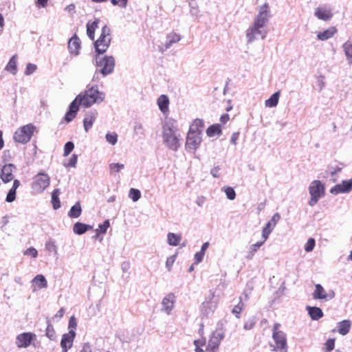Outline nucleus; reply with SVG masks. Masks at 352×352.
Listing matches in <instances>:
<instances>
[{
  "instance_id": "obj_22",
  "label": "nucleus",
  "mask_w": 352,
  "mask_h": 352,
  "mask_svg": "<svg viewBox=\"0 0 352 352\" xmlns=\"http://www.w3.org/2000/svg\"><path fill=\"white\" fill-rule=\"evenodd\" d=\"M80 48V41L78 36L75 34L68 42V49L71 54L77 55Z\"/></svg>"
},
{
  "instance_id": "obj_51",
  "label": "nucleus",
  "mask_w": 352,
  "mask_h": 352,
  "mask_svg": "<svg viewBox=\"0 0 352 352\" xmlns=\"http://www.w3.org/2000/svg\"><path fill=\"white\" fill-rule=\"evenodd\" d=\"M315 246V240L313 238H310L307 240L305 246V250L306 252H311L313 250Z\"/></svg>"
},
{
  "instance_id": "obj_14",
  "label": "nucleus",
  "mask_w": 352,
  "mask_h": 352,
  "mask_svg": "<svg viewBox=\"0 0 352 352\" xmlns=\"http://www.w3.org/2000/svg\"><path fill=\"white\" fill-rule=\"evenodd\" d=\"M202 141L201 135L188 132L186 142L187 148L196 150Z\"/></svg>"
},
{
  "instance_id": "obj_52",
  "label": "nucleus",
  "mask_w": 352,
  "mask_h": 352,
  "mask_svg": "<svg viewBox=\"0 0 352 352\" xmlns=\"http://www.w3.org/2000/svg\"><path fill=\"white\" fill-rule=\"evenodd\" d=\"M175 259H176V255H173V256H170L168 258H167L166 261V266L168 271H170V270L173 265V263L175 261Z\"/></svg>"
},
{
  "instance_id": "obj_54",
  "label": "nucleus",
  "mask_w": 352,
  "mask_h": 352,
  "mask_svg": "<svg viewBox=\"0 0 352 352\" xmlns=\"http://www.w3.org/2000/svg\"><path fill=\"white\" fill-rule=\"evenodd\" d=\"M255 324H256V322H255L254 319H253V318L249 319L245 322L244 329L245 330H250L254 328Z\"/></svg>"
},
{
  "instance_id": "obj_9",
  "label": "nucleus",
  "mask_w": 352,
  "mask_h": 352,
  "mask_svg": "<svg viewBox=\"0 0 352 352\" xmlns=\"http://www.w3.org/2000/svg\"><path fill=\"white\" fill-rule=\"evenodd\" d=\"M224 333L221 330L214 331L208 340L206 351L216 352L219 349L221 340L224 338Z\"/></svg>"
},
{
  "instance_id": "obj_33",
  "label": "nucleus",
  "mask_w": 352,
  "mask_h": 352,
  "mask_svg": "<svg viewBox=\"0 0 352 352\" xmlns=\"http://www.w3.org/2000/svg\"><path fill=\"white\" fill-rule=\"evenodd\" d=\"M6 70L12 73V74H16L17 72V66H16V55H14L10 59L6 67Z\"/></svg>"
},
{
  "instance_id": "obj_31",
  "label": "nucleus",
  "mask_w": 352,
  "mask_h": 352,
  "mask_svg": "<svg viewBox=\"0 0 352 352\" xmlns=\"http://www.w3.org/2000/svg\"><path fill=\"white\" fill-rule=\"evenodd\" d=\"M91 226H88L80 222H76L73 228L74 232L77 234H82L88 230L91 229Z\"/></svg>"
},
{
  "instance_id": "obj_2",
  "label": "nucleus",
  "mask_w": 352,
  "mask_h": 352,
  "mask_svg": "<svg viewBox=\"0 0 352 352\" xmlns=\"http://www.w3.org/2000/svg\"><path fill=\"white\" fill-rule=\"evenodd\" d=\"M177 128L173 122H167L163 126V138L166 145L173 151L179 147V135H177Z\"/></svg>"
},
{
  "instance_id": "obj_19",
  "label": "nucleus",
  "mask_w": 352,
  "mask_h": 352,
  "mask_svg": "<svg viewBox=\"0 0 352 352\" xmlns=\"http://www.w3.org/2000/svg\"><path fill=\"white\" fill-rule=\"evenodd\" d=\"M79 110V104L78 102L74 100L72 102V103L69 105V110L65 115V120L67 122H71L72 120L75 118L76 116L77 112Z\"/></svg>"
},
{
  "instance_id": "obj_32",
  "label": "nucleus",
  "mask_w": 352,
  "mask_h": 352,
  "mask_svg": "<svg viewBox=\"0 0 352 352\" xmlns=\"http://www.w3.org/2000/svg\"><path fill=\"white\" fill-rule=\"evenodd\" d=\"M109 227V221H104L102 224L99 226V228L96 230V236L95 238L98 239L100 242L102 241V238L100 237V234H105L107 232V228Z\"/></svg>"
},
{
  "instance_id": "obj_20",
  "label": "nucleus",
  "mask_w": 352,
  "mask_h": 352,
  "mask_svg": "<svg viewBox=\"0 0 352 352\" xmlns=\"http://www.w3.org/2000/svg\"><path fill=\"white\" fill-rule=\"evenodd\" d=\"M98 113L96 111H89L86 115L83 120V126L85 131L87 132L95 122Z\"/></svg>"
},
{
  "instance_id": "obj_12",
  "label": "nucleus",
  "mask_w": 352,
  "mask_h": 352,
  "mask_svg": "<svg viewBox=\"0 0 352 352\" xmlns=\"http://www.w3.org/2000/svg\"><path fill=\"white\" fill-rule=\"evenodd\" d=\"M36 338V335L31 332L22 333L16 336V344L19 348H27L32 340Z\"/></svg>"
},
{
  "instance_id": "obj_64",
  "label": "nucleus",
  "mask_w": 352,
  "mask_h": 352,
  "mask_svg": "<svg viewBox=\"0 0 352 352\" xmlns=\"http://www.w3.org/2000/svg\"><path fill=\"white\" fill-rule=\"evenodd\" d=\"M229 120H230V116L227 113L223 114L220 118V121H221V124H225L226 123H227L229 121Z\"/></svg>"
},
{
  "instance_id": "obj_46",
  "label": "nucleus",
  "mask_w": 352,
  "mask_h": 352,
  "mask_svg": "<svg viewBox=\"0 0 352 352\" xmlns=\"http://www.w3.org/2000/svg\"><path fill=\"white\" fill-rule=\"evenodd\" d=\"M106 140L109 144L114 145L118 141V135L116 133H108L106 135Z\"/></svg>"
},
{
  "instance_id": "obj_15",
  "label": "nucleus",
  "mask_w": 352,
  "mask_h": 352,
  "mask_svg": "<svg viewBox=\"0 0 352 352\" xmlns=\"http://www.w3.org/2000/svg\"><path fill=\"white\" fill-rule=\"evenodd\" d=\"M352 190V178L349 180H344L341 184L332 187L330 192L333 195L349 192Z\"/></svg>"
},
{
  "instance_id": "obj_5",
  "label": "nucleus",
  "mask_w": 352,
  "mask_h": 352,
  "mask_svg": "<svg viewBox=\"0 0 352 352\" xmlns=\"http://www.w3.org/2000/svg\"><path fill=\"white\" fill-rule=\"evenodd\" d=\"M309 192L311 198L309 201V204L311 206L316 205L318 200L324 196L325 187L320 180H314L311 182L309 186Z\"/></svg>"
},
{
  "instance_id": "obj_41",
  "label": "nucleus",
  "mask_w": 352,
  "mask_h": 352,
  "mask_svg": "<svg viewBox=\"0 0 352 352\" xmlns=\"http://www.w3.org/2000/svg\"><path fill=\"white\" fill-rule=\"evenodd\" d=\"M272 229H273V227H272V223L270 221H268L267 223L266 224L265 227L263 228V232H262V236L263 239V240L262 241H263V243H265V241L267 239Z\"/></svg>"
},
{
  "instance_id": "obj_37",
  "label": "nucleus",
  "mask_w": 352,
  "mask_h": 352,
  "mask_svg": "<svg viewBox=\"0 0 352 352\" xmlns=\"http://www.w3.org/2000/svg\"><path fill=\"white\" fill-rule=\"evenodd\" d=\"M180 40V36L175 32H171L167 35V41L166 48L170 47L173 43H177Z\"/></svg>"
},
{
  "instance_id": "obj_57",
  "label": "nucleus",
  "mask_w": 352,
  "mask_h": 352,
  "mask_svg": "<svg viewBox=\"0 0 352 352\" xmlns=\"http://www.w3.org/2000/svg\"><path fill=\"white\" fill-rule=\"evenodd\" d=\"M36 69V66L34 64L28 63L26 66L25 74L30 75Z\"/></svg>"
},
{
  "instance_id": "obj_58",
  "label": "nucleus",
  "mask_w": 352,
  "mask_h": 352,
  "mask_svg": "<svg viewBox=\"0 0 352 352\" xmlns=\"http://www.w3.org/2000/svg\"><path fill=\"white\" fill-rule=\"evenodd\" d=\"M77 162V155H73L69 160L68 164L66 165L67 167H74Z\"/></svg>"
},
{
  "instance_id": "obj_45",
  "label": "nucleus",
  "mask_w": 352,
  "mask_h": 352,
  "mask_svg": "<svg viewBox=\"0 0 352 352\" xmlns=\"http://www.w3.org/2000/svg\"><path fill=\"white\" fill-rule=\"evenodd\" d=\"M141 196L140 191L138 189L131 188L129 190V197L133 201H138Z\"/></svg>"
},
{
  "instance_id": "obj_6",
  "label": "nucleus",
  "mask_w": 352,
  "mask_h": 352,
  "mask_svg": "<svg viewBox=\"0 0 352 352\" xmlns=\"http://www.w3.org/2000/svg\"><path fill=\"white\" fill-rule=\"evenodd\" d=\"M280 324L275 323L272 329V338L275 342L273 351H278V349H287V338L285 333L279 329Z\"/></svg>"
},
{
  "instance_id": "obj_10",
  "label": "nucleus",
  "mask_w": 352,
  "mask_h": 352,
  "mask_svg": "<svg viewBox=\"0 0 352 352\" xmlns=\"http://www.w3.org/2000/svg\"><path fill=\"white\" fill-rule=\"evenodd\" d=\"M313 298L315 300H323L325 301L331 300L335 296L333 291L327 292L320 284L315 285V290L312 294Z\"/></svg>"
},
{
  "instance_id": "obj_44",
  "label": "nucleus",
  "mask_w": 352,
  "mask_h": 352,
  "mask_svg": "<svg viewBox=\"0 0 352 352\" xmlns=\"http://www.w3.org/2000/svg\"><path fill=\"white\" fill-rule=\"evenodd\" d=\"M335 346V339L329 338L324 344V352H331Z\"/></svg>"
},
{
  "instance_id": "obj_40",
  "label": "nucleus",
  "mask_w": 352,
  "mask_h": 352,
  "mask_svg": "<svg viewBox=\"0 0 352 352\" xmlns=\"http://www.w3.org/2000/svg\"><path fill=\"white\" fill-rule=\"evenodd\" d=\"M342 47L349 63H352V43L347 41L343 44Z\"/></svg>"
},
{
  "instance_id": "obj_49",
  "label": "nucleus",
  "mask_w": 352,
  "mask_h": 352,
  "mask_svg": "<svg viewBox=\"0 0 352 352\" xmlns=\"http://www.w3.org/2000/svg\"><path fill=\"white\" fill-rule=\"evenodd\" d=\"M202 308L206 313H208V309H210L212 311H213L216 308V305L212 304L210 301H204L202 303Z\"/></svg>"
},
{
  "instance_id": "obj_30",
  "label": "nucleus",
  "mask_w": 352,
  "mask_h": 352,
  "mask_svg": "<svg viewBox=\"0 0 352 352\" xmlns=\"http://www.w3.org/2000/svg\"><path fill=\"white\" fill-rule=\"evenodd\" d=\"M221 125L219 124H212L206 129V134L209 137L220 135L221 134Z\"/></svg>"
},
{
  "instance_id": "obj_7",
  "label": "nucleus",
  "mask_w": 352,
  "mask_h": 352,
  "mask_svg": "<svg viewBox=\"0 0 352 352\" xmlns=\"http://www.w3.org/2000/svg\"><path fill=\"white\" fill-rule=\"evenodd\" d=\"M96 66L103 75L111 73L115 66V59L113 56H104L102 58L96 57Z\"/></svg>"
},
{
  "instance_id": "obj_4",
  "label": "nucleus",
  "mask_w": 352,
  "mask_h": 352,
  "mask_svg": "<svg viewBox=\"0 0 352 352\" xmlns=\"http://www.w3.org/2000/svg\"><path fill=\"white\" fill-rule=\"evenodd\" d=\"M111 41V30L107 25L101 30L99 38L95 41L94 47L98 54H104L109 47Z\"/></svg>"
},
{
  "instance_id": "obj_53",
  "label": "nucleus",
  "mask_w": 352,
  "mask_h": 352,
  "mask_svg": "<svg viewBox=\"0 0 352 352\" xmlns=\"http://www.w3.org/2000/svg\"><path fill=\"white\" fill-rule=\"evenodd\" d=\"M16 190L13 189V188H10L8 195H7V197H6V201L8 202H12L14 200H15V198H16Z\"/></svg>"
},
{
  "instance_id": "obj_1",
  "label": "nucleus",
  "mask_w": 352,
  "mask_h": 352,
  "mask_svg": "<svg viewBox=\"0 0 352 352\" xmlns=\"http://www.w3.org/2000/svg\"><path fill=\"white\" fill-rule=\"evenodd\" d=\"M104 98V94L99 91L96 86L91 87L83 94L76 96L75 100L78 103L85 107H89L94 103L102 102Z\"/></svg>"
},
{
  "instance_id": "obj_50",
  "label": "nucleus",
  "mask_w": 352,
  "mask_h": 352,
  "mask_svg": "<svg viewBox=\"0 0 352 352\" xmlns=\"http://www.w3.org/2000/svg\"><path fill=\"white\" fill-rule=\"evenodd\" d=\"M74 144L72 142H67L64 146V156H67L74 149Z\"/></svg>"
},
{
  "instance_id": "obj_13",
  "label": "nucleus",
  "mask_w": 352,
  "mask_h": 352,
  "mask_svg": "<svg viewBox=\"0 0 352 352\" xmlns=\"http://www.w3.org/2000/svg\"><path fill=\"white\" fill-rule=\"evenodd\" d=\"M75 337L76 332L74 330H69L67 333L63 335L60 341L62 352H67L68 350L72 347Z\"/></svg>"
},
{
  "instance_id": "obj_43",
  "label": "nucleus",
  "mask_w": 352,
  "mask_h": 352,
  "mask_svg": "<svg viewBox=\"0 0 352 352\" xmlns=\"http://www.w3.org/2000/svg\"><path fill=\"white\" fill-rule=\"evenodd\" d=\"M243 308L244 303L243 302L242 299L240 298L239 303L236 305H235L232 309V313L235 315V316L237 318H240V314L243 311Z\"/></svg>"
},
{
  "instance_id": "obj_48",
  "label": "nucleus",
  "mask_w": 352,
  "mask_h": 352,
  "mask_svg": "<svg viewBox=\"0 0 352 352\" xmlns=\"http://www.w3.org/2000/svg\"><path fill=\"white\" fill-rule=\"evenodd\" d=\"M55 334L56 333L53 326L49 324L46 328V336L50 340H54L55 338Z\"/></svg>"
},
{
  "instance_id": "obj_8",
  "label": "nucleus",
  "mask_w": 352,
  "mask_h": 352,
  "mask_svg": "<svg viewBox=\"0 0 352 352\" xmlns=\"http://www.w3.org/2000/svg\"><path fill=\"white\" fill-rule=\"evenodd\" d=\"M50 183L49 175L44 173H38L34 179L32 188L36 192H42Z\"/></svg>"
},
{
  "instance_id": "obj_60",
  "label": "nucleus",
  "mask_w": 352,
  "mask_h": 352,
  "mask_svg": "<svg viewBox=\"0 0 352 352\" xmlns=\"http://www.w3.org/2000/svg\"><path fill=\"white\" fill-rule=\"evenodd\" d=\"M194 344H195V347H203L206 345V339L201 338V339L195 340L194 341Z\"/></svg>"
},
{
  "instance_id": "obj_21",
  "label": "nucleus",
  "mask_w": 352,
  "mask_h": 352,
  "mask_svg": "<svg viewBox=\"0 0 352 352\" xmlns=\"http://www.w3.org/2000/svg\"><path fill=\"white\" fill-rule=\"evenodd\" d=\"M204 127V121L202 119L196 118L192 122L188 132L201 135Z\"/></svg>"
},
{
  "instance_id": "obj_29",
  "label": "nucleus",
  "mask_w": 352,
  "mask_h": 352,
  "mask_svg": "<svg viewBox=\"0 0 352 352\" xmlns=\"http://www.w3.org/2000/svg\"><path fill=\"white\" fill-rule=\"evenodd\" d=\"M350 320H344L338 323V333L342 336L347 334L351 329Z\"/></svg>"
},
{
  "instance_id": "obj_26",
  "label": "nucleus",
  "mask_w": 352,
  "mask_h": 352,
  "mask_svg": "<svg viewBox=\"0 0 352 352\" xmlns=\"http://www.w3.org/2000/svg\"><path fill=\"white\" fill-rule=\"evenodd\" d=\"M307 309L311 318L314 320H318L323 316L322 309L317 307H307Z\"/></svg>"
},
{
  "instance_id": "obj_23",
  "label": "nucleus",
  "mask_w": 352,
  "mask_h": 352,
  "mask_svg": "<svg viewBox=\"0 0 352 352\" xmlns=\"http://www.w3.org/2000/svg\"><path fill=\"white\" fill-rule=\"evenodd\" d=\"M34 289H41L47 287V282L42 274L36 275L32 280Z\"/></svg>"
},
{
  "instance_id": "obj_62",
  "label": "nucleus",
  "mask_w": 352,
  "mask_h": 352,
  "mask_svg": "<svg viewBox=\"0 0 352 352\" xmlns=\"http://www.w3.org/2000/svg\"><path fill=\"white\" fill-rule=\"evenodd\" d=\"M48 1L49 0H36L35 4L38 8H45L47 4Z\"/></svg>"
},
{
  "instance_id": "obj_63",
  "label": "nucleus",
  "mask_w": 352,
  "mask_h": 352,
  "mask_svg": "<svg viewBox=\"0 0 352 352\" xmlns=\"http://www.w3.org/2000/svg\"><path fill=\"white\" fill-rule=\"evenodd\" d=\"M80 352H92L91 347L89 343H85Z\"/></svg>"
},
{
  "instance_id": "obj_17",
  "label": "nucleus",
  "mask_w": 352,
  "mask_h": 352,
  "mask_svg": "<svg viewBox=\"0 0 352 352\" xmlns=\"http://www.w3.org/2000/svg\"><path fill=\"white\" fill-rule=\"evenodd\" d=\"M15 167L13 164H6L1 168V178L4 183L12 181L14 178L13 172Z\"/></svg>"
},
{
  "instance_id": "obj_42",
  "label": "nucleus",
  "mask_w": 352,
  "mask_h": 352,
  "mask_svg": "<svg viewBox=\"0 0 352 352\" xmlns=\"http://www.w3.org/2000/svg\"><path fill=\"white\" fill-rule=\"evenodd\" d=\"M222 190L226 193V197L228 199H234L236 197V193L233 188L230 186H224L222 188Z\"/></svg>"
},
{
  "instance_id": "obj_38",
  "label": "nucleus",
  "mask_w": 352,
  "mask_h": 352,
  "mask_svg": "<svg viewBox=\"0 0 352 352\" xmlns=\"http://www.w3.org/2000/svg\"><path fill=\"white\" fill-rule=\"evenodd\" d=\"M60 194L59 189H55L52 193V203L54 209H58L60 207V201L59 199V195Z\"/></svg>"
},
{
  "instance_id": "obj_28",
  "label": "nucleus",
  "mask_w": 352,
  "mask_h": 352,
  "mask_svg": "<svg viewBox=\"0 0 352 352\" xmlns=\"http://www.w3.org/2000/svg\"><path fill=\"white\" fill-rule=\"evenodd\" d=\"M175 296L173 294H169L167 296H166L162 300V305L164 309L167 311H170L175 302Z\"/></svg>"
},
{
  "instance_id": "obj_55",
  "label": "nucleus",
  "mask_w": 352,
  "mask_h": 352,
  "mask_svg": "<svg viewBox=\"0 0 352 352\" xmlns=\"http://www.w3.org/2000/svg\"><path fill=\"white\" fill-rule=\"evenodd\" d=\"M76 327H77L76 320L74 318V316H72L69 320V330H74L75 331Z\"/></svg>"
},
{
  "instance_id": "obj_34",
  "label": "nucleus",
  "mask_w": 352,
  "mask_h": 352,
  "mask_svg": "<svg viewBox=\"0 0 352 352\" xmlns=\"http://www.w3.org/2000/svg\"><path fill=\"white\" fill-rule=\"evenodd\" d=\"M280 97V91L272 94L269 99L265 100V104L267 107H274L277 105Z\"/></svg>"
},
{
  "instance_id": "obj_39",
  "label": "nucleus",
  "mask_w": 352,
  "mask_h": 352,
  "mask_svg": "<svg viewBox=\"0 0 352 352\" xmlns=\"http://www.w3.org/2000/svg\"><path fill=\"white\" fill-rule=\"evenodd\" d=\"M263 241L257 242L251 245L250 250L247 252L246 258L248 259H252L254 254L258 251L261 246L263 245Z\"/></svg>"
},
{
  "instance_id": "obj_11",
  "label": "nucleus",
  "mask_w": 352,
  "mask_h": 352,
  "mask_svg": "<svg viewBox=\"0 0 352 352\" xmlns=\"http://www.w3.org/2000/svg\"><path fill=\"white\" fill-rule=\"evenodd\" d=\"M268 13L269 6L267 3H265L264 5L261 6L259 9V12L254 21L253 25H254V29L256 28L257 27L263 28L265 26V23L267 21Z\"/></svg>"
},
{
  "instance_id": "obj_18",
  "label": "nucleus",
  "mask_w": 352,
  "mask_h": 352,
  "mask_svg": "<svg viewBox=\"0 0 352 352\" xmlns=\"http://www.w3.org/2000/svg\"><path fill=\"white\" fill-rule=\"evenodd\" d=\"M259 35L263 39L265 37L266 32H263L258 27L254 29V25L247 30L246 36L249 43L254 41L256 36Z\"/></svg>"
},
{
  "instance_id": "obj_59",
  "label": "nucleus",
  "mask_w": 352,
  "mask_h": 352,
  "mask_svg": "<svg viewBox=\"0 0 352 352\" xmlns=\"http://www.w3.org/2000/svg\"><path fill=\"white\" fill-rule=\"evenodd\" d=\"M204 253H203L202 252L199 251L198 252H197L195 254V263L197 264L199 263H200L202 260H203V258H204Z\"/></svg>"
},
{
  "instance_id": "obj_16",
  "label": "nucleus",
  "mask_w": 352,
  "mask_h": 352,
  "mask_svg": "<svg viewBox=\"0 0 352 352\" xmlns=\"http://www.w3.org/2000/svg\"><path fill=\"white\" fill-rule=\"evenodd\" d=\"M314 15L320 20L327 21L332 19L333 14L330 8L322 6L316 8Z\"/></svg>"
},
{
  "instance_id": "obj_25",
  "label": "nucleus",
  "mask_w": 352,
  "mask_h": 352,
  "mask_svg": "<svg viewBox=\"0 0 352 352\" xmlns=\"http://www.w3.org/2000/svg\"><path fill=\"white\" fill-rule=\"evenodd\" d=\"M169 103V99L166 95H161L157 99V105L163 113L168 112Z\"/></svg>"
},
{
  "instance_id": "obj_47",
  "label": "nucleus",
  "mask_w": 352,
  "mask_h": 352,
  "mask_svg": "<svg viewBox=\"0 0 352 352\" xmlns=\"http://www.w3.org/2000/svg\"><path fill=\"white\" fill-rule=\"evenodd\" d=\"M124 167V164L119 163H112L109 165L111 173H118Z\"/></svg>"
},
{
  "instance_id": "obj_27",
  "label": "nucleus",
  "mask_w": 352,
  "mask_h": 352,
  "mask_svg": "<svg viewBox=\"0 0 352 352\" xmlns=\"http://www.w3.org/2000/svg\"><path fill=\"white\" fill-rule=\"evenodd\" d=\"M99 19H96L95 21L90 22L89 21L87 24V34L89 38L94 41L95 37V31L98 28Z\"/></svg>"
},
{
  "instance_id": "obj_35",
  "label": "nucleus",
  "mask_w": 352,
  "mask_h": 352,
  "mask_svg": "<svg viewBox=\"0 0 352 352\" xmlns=\"http://www.w3.org/2000/svg\"><path fill=\"white\" fill-rule=\"evenodd\" d=\"M167 239L170 245L177 246L181 241L182 235L170 232L168 234Z\"/></svg>"
},
{
  "instance_id": "obj_36",
  "label": "nucleus",
  "mask_w": 352,
  "mask_h": 352,
  "mask_svg": "<svg viewBox=\"0 0 352 352\" xmlns=\"http://www.w3.org/2000/svg\"><path fill=\"white\" fill-rule=\"evenodd\" d=\"M81 212V206L79 202H77L74 206L72 207L69 211L68 215L70 218L76 219L80 215Z\"/></svg>"
},
{
  "instance_id": "obj_61",
  "label": "nucleus",
  "mask_w": 352,
  "mask_h": 352,
  "mask_svg": "<svg viewBox=\"0 0 352 352\" xmlns=\"http://www.w3.org/2000/svg\"><path fill=\"white\" fill-rule=\"evenodd\" d=\"M239 135H240L239 132H234L232 133L231 140H230V142L232 144H234V145L236 144Z\"/></svg>"
},
{
  "instance_id": "obj_24",
  "label": "nucleus",
  "mask_w": 352,
  "mask_h": 352,
  "mask_svg": "<svg viewBox=\"0 0 352 352\" xmlns=\"http://www.w3.org/2000/svg\"><path fill=\"white\" fill-rule=\"evenodd\" d=\"M337 29L336 27H330L329 28L324 30L323 32H320L317 34V38L320 41H326L334 36L337 32Z\"/></svg>"
},
{
  "instance_id": "obj_56",
  "label": "nucleus",
  "mask_w": 352,
  "mask_h": 352,
  "mask_svg": "<svg viewBox=\"0 0 352 352\" xmlns=\"http://www.w3.org/2000/svg\"><path fill=\"white\" fill-rule=\"evenodd\" d=\"M25 255H30L33 258H36L37 256L38 252L37 250L34 248H28L25 252Z\"/></svg>"
},
{
  "instance_id": "obj_3",
  "label": "nucleus",
  "mask_w": 352,
  "mask_h": 352,
  "mask_svg": "<svg viewBox=\"0 0 352 352\" xmlns=\"http://www.w3.org/2000/svg\"><path fill=\"white\" fill-rule=\"evenodd\" d=\"M37 132V127L30 123L18 128L14 133L13 140L15 142L24 144L29 142L34 133Z\"/></svg>"
}]
</instances>
